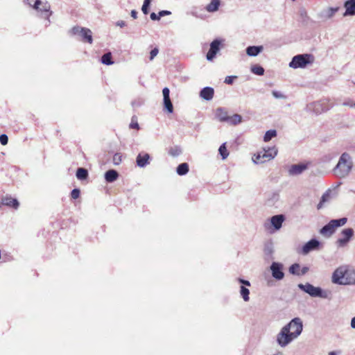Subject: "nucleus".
<instances>
[{
	"label": "nucleus",
	"mask_w": 355,
	"mask_h": 355,
	"mask_svg": "<svg viewBox=\"0 0 355 355\" xmlns=\"http://www.w3.org/2000/svg\"><path fill=\"white\" fill-rule=\"evenodd\" d=\"M333 283L340 285L355 284V268L349 265H342L332 274Z\"/></svg>",
	"instance_id": "obj_1"
},
{
	"label": "nucleus",
	"mask_w": 355,
	"mask_h": 355,
	"mask_svg": "<svg viewBox=\"0 0 355 355\" xmlns=\"http://www.w3.org/2000/svg\"><path fill=\"white\" fill-rule=\"evenodd\" d=\"M352 167L353 162L351 156L347 153H344L340 157L334 171L338 177L345 178L349 174Z\"/></svg>",
	"instance_id": "obj_2"
},
{
	"label": "nucleus",
	"mask_w": 355,
	"mask_h": 355,
	"mask_svg": "<svg viewBox=\"0 0 355 355\" xmlns=\"http://www.w3.org/2000/svg\"><path fill=\"white\" fill-rule=\"evenodd\" d=\"M314 61L313 56L311 54H300L294 56L289 63L292 69L306 68L307 65L312 64Z\"/></svg>",
	"instance_id": "obj_3"
},
{
	"label": "nucleus",
	"mask_w": 355,
	"mask_h": 355,
	"mask_svg": "<svg viewBox=\"0 0 355 355\" xmlns=\"http://www.w3.org/2000/svg\"><path fill=\"white\" fill-rule=\"evenodd\" d=\"M333 104L330 102L329 98H324L318 101H315L307 105L306 110L309 112H313L316 114H320L322 112H327Z\"/></svg>",
	"instance_id": "obj_4"
},
{
	"label": "nucleus",
	"mask_w": 355,
	"mask_h": 355,
	"mask_svg": "<svg viewBox=\"0 0 355 355\" xmlns=\"http://www.w3.org/2000/svg\"><path fill=\"white\" fill-rule=\"evenodd\" d=\"M347 221V218L331 220L320 230V233L323 236H330L334 233L337 227L343 226L346 224Z\"/></svg>",
	"instance_id": "obj_5"
},
{
	"label": "nucleus",
	"mask_w": 355,
	"mask_h": 355,
	"mask_svg": "<svg viewBox=\"0 0 355 355\" xmlns=\"http://www.w3.org/2000/svg\"><path fill=\"white\" fill-rule=\"evenodd\" d=\"M340 7L339 6H326L323 8L317 15L318 18L323 22L332 21L339 10Z\"/></svg>",
	"instance_id": "obj_6"
},
{
	"label": "nucleus",
	"mask_w": 355,
	"mask_h": 355,
	"mask_svg": "<svg viewBox=\"0 0 355 355\" xmlns=\"http://www.w3.org/2000/svg\"><path fill=\"white\" fill-rule=\"evenodd\" d=\"M298 288L313 297H327V293L326 291H324L321 288L314 286L309 283H306L305 284H299Z\"/></svg>",
	"instance_id": "obj_7"
},
{
	"label": "nucleus",
	"mask_w": 355,
	"mask_h": 355,
	"mask_svg": "<svg viewBox=\"0 0 355 355\" xmlns=\"http://www.w3.org/2000/svg\"><path fill=\"white\" fill-rule=\"evenodd\" d=\"M284 220L285 218L284 215L279 214L273 216L268 221L264 223V227L266 230H268L270 232H275L282 227Z\"/></svg>",
	"instance_id": "obj_8"
},
{
	"label": "nucleus",
	"mask_w": 355,
	"mask_h": 355,
	"mask_svg": "<svg viewBox=\"0 0 355 355\" xmlns=\"http://www.w3.org/2000/svg\"><path fill=\"white\" fill-rule=\"evenodd\" d=\"M71 33L72 35H78L80 37V40L84 42H88L92 44V32L87 28L74 26L71 28Z\"/></svg>",
	"instance_id": "obj_9"
},
{
	"label": "nucleus",
	"mask_w": 355,
	"mask_h": 355,
	"mask_svg": "<svg viewBox=\"0 0 355 355\" xmlns=\"http://www.w3.org/2000/svg\"><path fill=\"white\" fill-rule=\"evenodd\" d=\"M295 339H296L295 337H293L292 334L285 327H283L277 335V343L282 347H286Z\"/></svg>",
	"instance_id": "obj_10"
},
{
	"label": "nucleus",
	"mask_w": 355,
	"mask_h": 355,
	"mask_svg": "<svg viewBox=\"0 0 355 355\" xmlns=\"http://www.w3.org/2000/svg\"><path fill=\"white\" fill-rule=\"evenodd\" d=\"M284 327L287 328L295 338H298L303 329L302 320L299 318H295Z\"/></svg>",
	"instance_id": "obj_11"
},
{
	"label": "nucleus",
	"mask_w": 355,
	"mask_h": 355,
	"mask_svg": "<svg viewBox=\"0 0 355 355\" xmlns=\"http://www.w3.org/2000/svg\"><path fill=\"white\" fill-rule=\"evenodd\" d=\"M283 269V264L279 262H272L270 266L272 277L277 281L282 280L284 277Z\"/></svg>",
	"instance_id": "obj_12"
},
{
	"label": "nucleus",
	"mask_w": 355,
	"mask_h": 355,
	"mask_svg": "<svg viewBox=\"0 0 355 355\" xmlns=\"http://www.w3.org/2000/svg\"><path fill=\"white\" fill-rule=\"evenodd\" d=\"M35 10H37L40 15L48 19L49 23L50 22L49 17L51 15L52 12L50 10L51 6L47 1H42L40 0V3L37 5Z\"/></svg>",
	"instance_id": "obj_13"
},
{
	"label": "nucleus",
	"mask_w": 355,
	"mask_h": 355,
	"mask_svg": "<svg viewBox=\"0 0 355 355\" xmlns=\"http://www.w3.org/2000/svg\"><path fill=\"white\" fill-rule=\"evenodd\" d=\"M354 234V231L352 228L344 229L341 232V237L337 240V244L339 247L345 246L351 240Z\"/></svg>",
	"instance_id": "obj_14"
},
{
	"label": "nucleus",
	"mask_w": 355,
	"mask_h": 355,
	"mask_svg": "<svg viewBox=\"0 0 355 355\" xmlns=\"http://www.w3.org/2000/svg\"><path fill=\"white\" fill-rule=\"evenodd\" d=\"M236 280L241 284H243L240 287V295L243 298V301L247 302L250 300V291L245 286L250 287L251 284L249 281L243 279L241 278H237Z\"/></svg>",
	"instance_id": "obj_15"
},
{
	"label": "nucleus",
	"mask_w": 355,
	"mask_h": 355,
	"mask_svg": "<svg viewBox=\"0 0 355 355\" xmlns=\"http://www.w3.org/2000/svg\"><path fill=\"white\" fill-rule=\"evenodd\" d=\"M309 166L308 163H300L297 164L291 165L288 170V173L289 175L296 176L302 174L304 172Z\"/></svg>",
	"instance_id": "obj_16"
},
{
	"label": "nucleus",
	"mask_w": 355,
	"mask_h": 355,
	"mask_svg": "<svg viewBox=\"0 0 355 355\" xmlns=\"http://www.w3.org/2000/svg\"><path fill=\"white\" fill-rule=\"evenodd\" d=\"M320 247V241L317 239H313L303 245L302 248V253L303 254H307L311 251L319 250Z\"/></svg>",
	"instance_id": "obj_17"
},
{
	"label": "nucleus",
	"mask_w": 355,
	"mask_h": 355,
	"mask_svg": "<svg viewBox=\"0 0 355 355\" xmlns=\"http://www.w3.org/2000/svg\"><path fill=\"white\" fill-rule=\"evenodd\" d=\"M220 42L218 40H215L211 43L210 49L206 56L207 60L211 61L214 60L220 50Z\"/></svg>",
	"instance_id": "obj_18"
},
{
	"label": "nucleus",
	"mask_w": 355,
	"mask_h": 355,
	"mask_svg": "<svg viewBox=\"0 0 355 355\" xmlns=\"http://www.w3.org/2000/svg\"><path fill=\"white\" fill-rule=\"evenodd\" d=\"M162 94L164 97V105L165 109L167 110L168 113H172L173 112V104L170 99V90L168 87H164L162 89Z\"/></svg>",
	"instance_id": "obj_19"
},
{
	"label": "nucleus",
	"mask_w": 355,
	"mask_h": 355,
	"mask_svg": "<svg viewBox=\"0 0 355 355\" xmlns=\"http://www.w3.org/2000/svg\"><path fill=\"white\" fill-rule=\"evenodd\" d=\"M261 152V156L263 157L265 162L274 159L277 155V149L275 146L263 148Z\"/></svg>",
	"instance_id": "obj_20"
},
{
	"label": "nucleus",
	"mask_w": 355,
	"mask_h": 355,
	"mask_svg": "<svg viewBox=\"0 0 355 355\" xmlns=\"http://www.w3.org/2000/svg\"><path fill=\"white\" fill-rule=\"evenodd\" d=\"M336 196V192L334 190L328 189L322 195L320 203L318 205V209H320L325 202H329Z\"/></svg>",
	"instance_id": "obj_21"
},
{
	"label": "nucleus",
	"mask_w": 355,
	"mask_h": 355,
	"mask_svg": "<svg viewBox=\"0 0 355 355\" xmlns=\"http://www.w3.org/2000/svg\"><path fill=\"white\" fill-rule=\"evenodd\" d=\"M345 11L343 17L353 16L355 15V0H347L344 3Z\"/></svg>",
	"instance_id": "obj_22"
},
{
	"label": "nucleus",
	"mask_w": 355,
	"mask_h": 355,
	"mask_svg": "<svg viewBox=\"0 0 355 355\" xmlns=\"http://www.w3.org/2000/svg\"><path fill=\"white\" fill-rule=\"evenodd\" d=\"M149 160L150 155L148 153H141L137 157V165L140 168H144L150 163Z\"/></svg>",
	"instance_id": "obj_23"
},
{
	"label": "nucleus",
	"mask_w": 355,
	"mask_h": 355,
	"mask_svg": "<svg viewBox=\"0 0 355 355\" xmlns=\"http://www.w3.org/2000/svg\"><path fill=\"white\" fill-rule=\"evenodd\" d=\"M1 205H6L15 209H17L19 206V203L16 198H12L10 196H5L1 198Z\"/></svg>",
	"instance_id": "obj_24"
},
{
	"label": "nucleus",
	"mask_w": 355,
	"mask_h": 355,
	"mask_svg": "<svg viewBox=\"0 0 355 355\" xmlns=\"http://www.w3.org/2000/svg\"><path fill=\"white\" fill-rule=\"evenodd\" d=\"M214 94V90L212 87H204L200 92V96L206 101H211Z\"/></svg>",
	"instance_id": "obj_25"
},
{
	"label": "nucleus",
	"mask_w": 355,
	"mask_h": 355,
	"mask_svg": "<svg viewBox=\"0 0 355 355\" xmlns=\"http://www.w3.org/2000/svg\"><path fill=\"white\" fill-rule=\"evenodd\" d=\"M263 50V46H250L245 49L246 54L250 57L257 56Z\"/></svg>",
	"instance_id": "obj_26"
},
{
	"label": "nucleus",
	"mask_w": 355,
	"mask_h": 355,
	"mask_svg": "<svg viewBox=\"0 0 355 355\" xmlns=\"http://www.w3.org/2000/svg\"><path fill=\"white\" fill-rule=\"evenodd\" d=\"M215 116L219 121L227 123L229 115L225 109L222 107H218L215 111Z\"/></svg>",
	"instance_id": "obj_27"
},
{
	"label": "nucleus",
	"mask_w": 355,
	"mask_h": 355,
	"mask_svg": "<svg viewBox=\"0 0 355 355\" xmlns=\"http://www.w3.org/2000/svg\"><path fill=\"white\" fill-rule=\"evenodd\" d=\"M220 6V0H211L206 6L205 10L209 12H215L218 10Z\"/></svg>",
	"instance_id": "obj_28"
},
{
	"label": "nucleus",
	"mask_w": 355,
	"mask_h": 355,
	"mask_svg": "<svg viewBox=\"0 0 355 355\" xmlns=\"http://www.w3.org/2000/svg\"><path fill=\"white\" fill-rule=\"evenodd\" d=\"M119 177V173L115 170H109L105 173V179L107 182H114Z\"/></svg>",
	"instance_id": "obj_29"
},
{
	"label": "nucleus",
	"mask_w": 355,
	"mask_h": 355,
	"mask_svg": "<svg viewBox=\"0 0 355 355\" xmlns=\"http://www.w3.org/2000/svg\"><path fill=\"white\" fill-rule=\"evenodd\" d=\"M242 122V116L240 114H234L232 116H229L227 123L230 125H236Z\"/></svg>",
	"instance_id": "obj_30"
},
{
	"label": "nucleus",
	"mask_w": 355,
	"mask_h": 355,
	"mask_svg": "<svg viewBox=\"0 0 355 355\" xmlns=\"http://www.w3.org/2000/svg\"><path fill=\"white\" fill-rule=\"evenodd\" d=\"M189 165L187 163L180 164L176 169V172L179 175H184L189 172Z\"/></svg>",
	"instance_id": "obj_31"
},
{
	"label": "nucleus",
	"mask_w": 355,
	"mask_h": 355,
	"mask_svg": "<svg viewBox=\"0 0 355 355\" xmlns=\"http://www.w3.org/2000/svg\"><path fill=\"white\" fill-rule=\"evenodd\" d=\"M76 175L78 180H86L88 177V171L84 168H78Z\"/></svg>",
	"instance_id": "obj_32"
},
{
	"label": "nucleus",
	"mask_w": 355,
	"mask_h": 355,
	"mask_svg": "<svg viewBox=\"0 0 355 355\" xmlns=\"http://www.w3.org/2000/svg\"><path fill=\"white\" fill-rule=\"evenodd\" d=\"M218 153L220 155L222 159H225L229 156V151L226 147V143H223L220 145L218 149Z\"/></svg>",
	"instance_id": "obj_33"
},
{
	"label": "nucleus",
	"mask_w": 355,
	"mask_h": 355,
	"mask_svg": "<svg viewBox=\"0 0 355 355\" xmlns=\"http://www.w3.org/2000/svg\"><path fill=\"white\" fill-rule=\"evenodd\" d=\"M101 62L106 65H111L114 63V62L112 60V54L111 53H105L101 57Z\"/></svg>",
	"instance_id": "obj_34"
},
{
	"label": "nucleus",
	"mask_w": 355,
	"mask_h": 355,
	"mask_svg": "<svg viewBox=\"0 0 355 355\" xmlns=\"http://www.w3.org/2000/svg\"><path fill=\"white\" fill-rule=\"evenodd\" d=\"M251 72L258 76H262L264 73V69L258 64H254L251 67Z\"/></svg>",
	"instance_id": "obj_35"
},
{
	"label": "nucleus",
	"mask_w": 355,
	"mask_h": 355,
	"mask_svg": "<svg viewBox=\"0 0 355 355\" xmlns=\"http://www.w3.org/2000/svg\"><path fill=\"white\" fill-rule=\"evenodd\" d=\"M277 136V131L275 130H268L264 136H263V141L265 142H268L270 140H271L272 138L275 137Z\"/></svg>",
	"instance_id": "obj_36"
},
{
	"label": "nucleus",
	"mask_w": 355,
	"mask_h": 355,
	"mask_svg": "<svg viewBox=\"0 0 355 355\" xmlns=\"http://www.w3.org/2000/svg\"><path fill=\"white\" fill-rule=\"evenodd\" d=\"M262 152H259L257 154H254L252 157V160L255 164H262L266 162L263 157L261 156Z\"/></svg>",
	"instance_id": "obj_37"
},
{
	"label": "nucleus",
	"mask_w": 355,
	"mask_h": 355,
	"mask_svg": "<svg viewBox=\"0 0 355 355\" xmlns=\"http://www.w3.org/2000/svg\"><path fill=\"white\" fill-rule=\"evenodd\" d=\"M300 266L298 263L292 264L289 267V272L293 275L300 276Z\"/></svg>",
	"instance_id": "obj_38"
},
{
	"label": "nucleus",
	"mask_w": 355,
	"mask_h": 355,
	"mask_svg": "<svg viewBox=\"0 0 355 355\" xmlns=\"http://www.w3.org/2000/svg\"><path fill=\"white\" fill-rule=\"evenodd\" d=\"M112 161L114 165H119L121 162V155L120 153H116L113 156Z\"/></svg>",
	"instance_id": "obj_39"
},
{
	"label": "nucleus",
	"mask_w": 355,
	"mask_h": 355,
	"mask_svg": "<svg viewBox=\"0 0 355 355\" xmlns=\"http://www.w3.org/2000/svg\"><path fill=\"white\" fill-rule=\"evenodd\" d=\"M151 0H144V4L142 6L141 10L144 14H147L148 10V6L150 3Z\"/></svg>",
	"instance_id": "obj_40"
},
{
	"label": "nucleus",
	"mask_w": 355,
	"mask_h": 355,
	"mask_svg": "<svg viewBox=\"0 0 355 355\" xmlns=\"http://www.w3.org/2000/svg\"><path fill=\"white\" fill-rule=\"evenodd\" d=\"M24 2L35 8V7L40 3V0H24Z\"/></svg>",
	"instance_id": "obj_41"
},
{
	"label": "nucleus",
	"mask_w": 355,
	"mask_h": 355,
	"mask_svg": "<svg viewBox=\"0 0 355 355\" xmlns=\"http://www.w3.org/2000/svg\"><path fill=\"white\" fill-rule=\"evenodd\" d=\"M71 196L73 199H77L80 196V190L78 189H73L71 192Z\"/></svg>",
	"instance_id": "obj_42"
},
{
	"label": "nucleus",
	"mask_w": 355,
	"mask_h": 355,
	"mask_svg": "<svg viewBox=\"0 0 355 355\" xmlns=\"http://www.w3.org/2000/svg\"><path fill=\"white\" fill-rule=\"evenodd\" d=\"M159 49L157 48H154L150 52V60H153L158 54Z\"/></svg>",
	"instance_id": "obj_43"
},
{
	"label": "nucleus",
	"mask_w": 355,
	"mask_h": 355,
	"mask_svg": "<svg viewBox=\"0 0 355 355\" xmlns=\"http://www.w3.org/2000/svg\"><path fill=\"white\" fill-rule=\"evenodd\" d=\"M272 94L275 98H286V96L282 93L277 92V91H272Z\"/></svg>",
	"instance_id": "obj_44"
},
{
	"label": "nucleus",
	"mask_w": 355,
	"mask_h": 355,
	"mask_svg": "<svg viewBox=\"0 0 355 355\" xmlns=\"http://www.w3.org/2000/svg\"><path fill=\"white\" fill-rule=\"evenodd\" d=\"M236 78V76H227L225 79V83L226 84H228V85H231L233 83V80Z\"/></svg>",
	"instance_id": "obj_45"
},
{
	"label": "nucleus",
	"mask_w": 355,
	"mask_h": 355,
	"mask_svg": "<svg viewBox=\"0 0 355 355\" xmlns=\"http://www.w3.org/2000/svg\"><path fill=\"white\" fill-rule=\"evenodd\" d=\"M8 138L5 134H1V145H6L8 144Z\"/></svg>",
	"instance_id": "obj_46"
},
{
	"label": "nucleus",
	"mask_w": 355,
	"mask_h": 355,
	"mask_svg": "<svg viewBox=\"0 0 355 355\" xmlns=\"http://www.w3.org/2000/svg\"><path fill=\"white\" fill-rule=\"evenodd\" d=\"M116 26L123 28L126 26V22L123 20H119L116 22Z\"/></svg>",
	"instance_id": "obj_47"
},
{
	"label": "nucleus",
	"mask_w": 355,
	"mask_h": 355,
	"mask_svg": "<svg viewBox=\"0 0 355 355\" xmlns=\"http://www.w3.org/2000/svg\"><path fill=\"white\" fill-rule=\"evenodd\" d=\"M150 19H151L152 20H159V19L161 18V17H159V14H158V15H157V14H156V13H155V12H152V13L150 14Z\"/></svg>",
	"instance_id": "obj_48"
},
{
	"label": "nucleus",
	"mask_w": 355,
	"mask_h": 355,
	"mask_svg": "<svg viewBox=\"0 0 355 355\" xmlns=\"http://www.w3.org/2000/svg\"><path fill=\"white\" fill-rule=\"evenodd\" d=\"M130 127L131 128L139 129V124L137 121H134L132 119L131 123L130 124Z\"/></svg>",
	"instance_id": "obj_49"
},
{
	"label": "nucleus",
	"mask_w": 355,
	"mask_h": 355,
	"mask_svg": "<svg viewBox=\"0 0 355 355\" xmlns=\"http://www.w3.org/2000/svg\"><path fill=\"white\" fill-rule=\"evenodd\" d=\"M171 14V12L168 10H162V11L159 12V15L160 17H164L165 15H169Z\"/></svg>",
	"instance_id": "obj_50"
},
{
	"label": "nucleus",
	"mask_w": 355,
	"mask_h": 355,
	"mask_svg": "<svg viewBox=\"0 0 355 355\" xmlns=\"http://www.w3.org/2000/svg\"><path fill=\"white\" fill-rule=\"evenodd\" d=\"M309 270L308 267L300 268V276L305 275Z\"/></svg>",
	"instance_id": "obj_51"
},
{
	"label": "nucleus",
	"mask_w": 355,
	"mask_h": 355,
	"mask_svg": "<svg viewBox=\"0 0 355 355\" xmlns=\"http://www.w3.org/2000/svg\"><path fill=\"white\" fill-rule=\"evenodd\" d=\"M354 103L355 102H353L352 101H348L344 102L343 103V105L348 106V107H354V106L353 105V103Z\"/></svg>",
	"instance_id": "obj_52"
},
{
	"label": "nucleus",
	"mask_w": 355,
	"mask_h": 355,
	"mask_svg": "<svg viewBox=\"0 0 355 355\" xmlns=\"http://www.w3.org/2000/svg\"><path fill=\"white\" fill-rule=\"evenodd\" d=\"M300 15L302 17H306V15H307V12L305 9H301L300 10Z\"/></svg>",
	"instance_id": "obj_53"
},
{
	"label": "nucleus",
	"mask_w": 355,
	"mask_h": 355,
	"mask_svg": "<svg viewBox=\"0 0 355 355\" xmlns=\"http://www.w3.org/2000/svg\"><path fill=\"white\" fill-rule=\"evenodd\" d=\"M131 17L134 19H136L137 17V12L136 10H132L131 11Z\"/></svg>",
	"instance_id": "obj_54"
},
{
	"label": "nucleus",
	"mask_w": 355,
	"mask_h": 355,
	"mask_svg": "<svg viewBox=\"0 0 355 355\" xmlns=\"http://www.w3.org/2000/svg\"><path fill=\"white\" fill-rule=\"evenodd\" d=\"M351 327L355 329V316L351 320Z\"/></svg>",
	"instance_id": "obj_55"
},
{
	"label": "nucleus",
	"mask_w": 355,
	"mask_h": 355,
	"mask_svg": "<svg viewBox=\"0 0 355 355\" xmlns=\"http://www.w3.org/2000/svg\"><path fill=\"white\" fill-rule=\"evenodd\" d=\"M329 355H336V352H330L329 353Z\"/></svg>",
	"instance_id": "obj_56"
},
{
	"label": "nucleus",
	"mask_w": 355,
	"mask_h": 355,
	"mask_svg": "<svg viewBox=\"0 0 355 355\" xmlns=\"http://www.w3.org/2000/svg\"><path fill=\"white\" fill-rule=\"evenodd\" d=\"M171 155H172L173 156H175L178 155V153H174L173 152H171Z\"/></svg>",
	"instance_id": "obj_57"
},
{
	"label": "nucleus",
	"mask_w": 355,
	"mask_h": 355,
	"mask_svg": "<svg viewBox=\"0 0 355 355\" xmlns=\"http://www.w3.org/2000/svg\"><path fill=\"white\" fill-rule=\"evenodd\" d=\"M274 355H282L281 353H276Z\"/></svg>",
	"instance_id": "obj_58"
},
{
	"label": "nucleus",
	"mask_w": 355,
	"mask_h": 355,
	"mask_svg": "<svg viewBox=\"0 0 355 355\" xmlns=\"http://www.w3.org/2000/svg\"><path fill=\"white\" fill-rule=\"evenodd\" d=\"M353 105H354V107H355V103H353Z\"/></svg>",
	"instance_id": "obj_59"
}]
</instances>
